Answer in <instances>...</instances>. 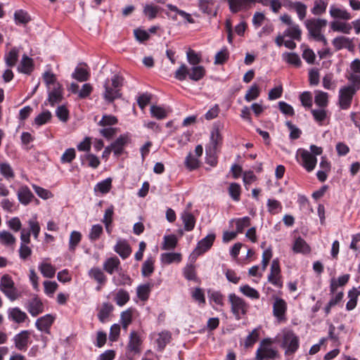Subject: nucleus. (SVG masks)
Here are the masks:
<instances>
[{
	"label": "nucleus",
	"mask_w": 360,
	"mask_h": 360,
	"mask_svg": "<svg viewBox=\"0 0 360 360\" xmlns=\"http://www.w3.org/2000/svg\"><path fill=\"white\" fill-rule=\"evenodd\" d=\"M8 319L17 324H21L28 319L27 314L19 307H11L7 310Z\"/></svg>",
	"instance_id": "nucleus-13"
},
{
	"label": "nucleus",
	"mask_w": 360,
	"mask_h": 360,
	"mask_svg": "<svg viewBox=\"0 0 360 360\" xmlns=\"http://www.w3.org/2000/svg\"><path fill=\"white\" fill-rule=\"evenodd\" d=\"M181 255L177 252H166L161 255V262L163 264H169L173 262H180Z\"/></svg>",
	"instance_id": "nucleus-32"
},
{
	"label": "nucleus",
	"mask_w": 360,
	"mask_h": 360,
	"mask_svg": "<svg viewBox=\"0 0 360 360\" xmlns=\"http://www.w3.org/2000/svg\"><path fill=\"white\" fill-rule=\"evenodd\" d=\"M103 233V229L101 225L100 224H94L91 226L89 233V239L91 242H94L98 240L101 236Z\"/></svg>",
	"instance_id": "nucleus-50"
},
{
	"label": "nucleus",
	"mask_w": 360,
	"mask_h": 360,
	"mask_svg": "<svg viewBox=\"0 0 360 360\" xmlns=\"http://www.w3.org/2000/svg\"><path fill=\"white\" fill-rule=\"evenodd\" d=\"M52 115L50 111L45 110L39 114L34 119V123L37 126H41L51 120Z\"/></svg>",
	"instance_id": "nucleus-59"
},
{
	"label": "nucleus",
	"mask_w": 360,
	"mask_h": 360,
	"mask_svg": "<svg viewBox=\"0 0 360 360\" xmlns=\"http://www.w3.org/2000/svg\"><path fill=\"white\" fill-rule=\"evenodd\" d=\"M150 113L153 117L158 120L164 119L167 115V111L163 108L154 105L150 107Z\"/></svg>",
	"instance_id": "nucleus-63"
},
{
	"label": "nucleus",
	"mask_w": 360,
	"mask_h": 360,
	"mask_svg": "<svg viewBox=\"0 0 360 360\" xmlns=\"http://www.w3.org/2000/svg\"><path fill=\"white\" fill-rule=\"evenodd\" d=\"M229 302L231 304V312L236 319L239 320L241 315H245L248 309V304L243 298L235 293L229 295Z\"/></svg>",
	"instance_id": "nucleus-6"
},
{
	"label": "nucleus",
	"mask_w": 360,
	"mask_h": 360,
	"mask_svg": "<svg viewBox=\"0 0 360 360\" xmlns=\"http://www.w3.org/2000/svg\"><path fill=\"white\" fill-rule=\"evenodd\" d=\"M171 340V333L168 331H162L158 334L157 339L158 347L160 351L165 349Z\"/></svg>",
	"instance_id": "nucleus-37"
},
{
	"label": "nucleus",
	"mask_w": 360,
	"mask_h": 360,
	"mask_svg": "<svg viewBox=\"0 0 360 360\" xmlns=\"http://www.w3.org/2000/svg\"><path fill=\"white\" fill-rule=\"evenodd\" d=\"M287 311L286 302L280 297H276L273 304V314L278 321L285 320V314Z\"/></svg>",
	"instance_id": "nucleus-14"
},
{
	"label": "nucleus",
	"mask_w": 360,
	"mask_h": 360,
	"mask_svg": "<svg viewBox=\"0 0 360 360\" xmlns=\"http://www.w3.org/2000/svg\"><path fill=\"white\" fill-rule=\"evenodd\" d=\"M39 270L43 276L46 278H53L56 274V269L50 263H41L39 266Z\"/></svg>",
	"instance_id": "nucleus-33"
},
{
	"label": "nucleus",
	"mask_w": 360,
	"mask_h": 360,
	"mask_svg": "<svg viewBox=\"0 0 360 360\" xmlns=\"http://www.w3.org/2000/svg\"><path fill=\"white\" fill-rule=\"evenodd\" d=\"M154 259L150 257L143 263L141 268V274L144 277L150 276L154 271Z\"/></svg>",
	"instance_id": "nucleus-36"
},
{
	"label": "nucleus",
	"mask_w": 360,
	"mask_h": 360,
	"mask_svg": "<svg viewBox=\"0 0 360 360\" xmlns=\"http://www.w3.org/2000/svg\"><path fill=\"white\" fill-rule=\"evenodd\" d=\"M19 57V49L16 47L12 48L9 52L5 54L4 60L8 68H13L16 65Z\"/></svg>",
	"instance_id": "nucleus-26"
},
{
	"label": "nucleus",
	"mask_w": 360,
	"mask_h": 360,
	"mask_svg": "<svg viewBox=\"0 0 360 360\" xmlns=\"http://www.w3.org/2000/svg\"><path fill=\"white\" fill-rule=\"evenodd\" d=\"M123 86V78L115 75L110 79H107L103 84L104 91L103 97L108 103H112L115 100L122 97L121 88Z\"/></svg>",
	"instance_id": "nucleus-1"
},
{
	"label": "nucleus",
	"mask_w": 360,
	"mask_h": 360,
	"mask_svg": "<svg viewBox=\"0 0 360 360\" xmlns=\"http://www.w3.org/2000/svg\"><path fill=\"white\" fill-rule=\"evenodd\" d=\"M304 25L309 35L316 41H321L324 46L328 45L326 37L321 34L322 28L327 25V20L320 18H311L305 20Z\"/></svg>",
	"instance_id": "nucleus-4"
},
{
	"label": "nucleus",
	"mask_w": 360,
	"mask_h": 360,
	"mask_svg": "<svg viewBox=\"0 0 360 360\" xmlns=\"http://www.w3.org/2000/svg\"><path fill=\"white\" fill-rule=\"evenodd\" d=\"M162 243V249L164 250H173L176 248L177 244V238L175 235L171 234L164 237Z\"/></svg>",
	"instance_id": "nucleus-54"
},
{
	"label": "nucleus",
	"mask_w": 360,
	"mask_h": 360,
	"mask_svg": "<svg viewBox=\"0 0 360 360\" xmlns=\"http://www.w3.org/2000/svg\"><path fill=\"white\" fill-rule=\"evenodd\" d=\"M328 1L324 0H314V6L311 9L312 14L321 15L323 14L327 8Z\"/></svg>",
	"instance_id": "nucleus-34"
},
{
	"label": "nucleus",
	"mask_w": 360,
	"mask_h": 360,
	"mask_svg": "<svg viewBox=\"0 0 360 360\" xmlns=\"http://www.w3.org/2000/svg\"><path fill=\"white\" fill-rule=\"evenodd\" d=\"M183 274L188 281H197L198 280L195 267L193 264H187L183 269Z\"/></svg>",
	"instance_id": "nucleus-52"
},
{
	"label": "nucleus",
	"mask_w": 360,
	"mask_h": 360,
	"mask_svg": "<svg viewBox=\"0 0 360 360\" xmlns=\"http://www.w3.org/2000/svg\"><path fill=\"white\" fill-rule=\"evenodd\" d=\"M141 340L139 335L137 334L136 331H131L129 335V342L128 344V347L130 351L134 352L135 353H138L140 352V345Z\"/></svg>",
	"instance_id": "nucleus-27"
},
{
	"label": "nucleus",
	"mask_w": 360,
	"mask_h": 360,
	"mask_svg": "<svg viewBox=\"0 0 360 360\" xmlns=\"http://www.w3.org/2000/svg\"><path fill=\"white\" fill-rule=\"evenodd\" d=\"M292 250L295 253L308 254L311 252V248L303 238L298 237L295 240Z\"/></svg>",
	"instance_id": "nucleus-24"
},
{
	"label": "nucleus",
	"mask_w": 360,
	"mask_h": 360,
	"mask_svg": "<svg viewBox=\"0 0 360 360\" xmlns=\"http://www.w3.org/2000/svg\"><path fill=\"white\" fill-rule=\"evenodd\" d=\"M25 308L32 316H37L44 311V304L41 300L36 296L27 302Z\"/></svg>",
	"instance_id": "nucleus-15"
},
{
	"label": "nucleus",
	"mask_w": 360,
	"mask_h": 360,
	"mask_svg": "<svg viewBox=\"0 0 360 360\" xmlns=\"http://www.w3.org/2000/svg\"><path fill=\"white\" fill-rule=\"evenodd\" d=\"M20 240L19 256L21 259L26 260L32 252L31 248L28 245L30 243V231L22 229L20 233Z\"/></svg>",
	"instance_id": "nucleus-9"
},
{
	"label": "nucleus",
	"mask_w": 360,
	"mask_h": 360,
	"mask_svg": "<svg viewBox=\"0 0 360 360\" xmlns=\"http://www.w3.org/2000/svg\"><path fill=\"white\" fill-rule=\"evenodd\" d=\"M330 27L335 32H341L345 34H349L352 30L349 24L343 22H333Z\"/></svg>",
	"instance_id": "nucleus-46"
},
{
	"label": "nucleus",
	"mask_w": 360,
	"mask_h": 360,
	"mask_svg": "<svg viewBox=\"0 0 360 360\" xmlns=\"http://www.w3.org/2000/svg\"><path fill=\"white\" fill-rule=\"evenodd\" d=\"M72 77L79 82H85L88 80L89 75L85 69L82 68H76L75 72L72 75Z\"/></svg>",
	"instance_id": "nucleus-60"
},
{
	"label": "nucleus",
	"mask_w": 360,
	"mask_h": 360,
	"mask_svg": "<svg viewBox=\"0 0 360 360\" xmlns=\"http://www.w3.org/2000/svg\"><path fill=\"white\" fill-rule=\"evenodd\" d=\"M63 98V91L59 84H57V86H53L52 91L49 93L47 100L44 104L46 105L49 103L52 107L56 104L59 103Z\"/></svg>",
	"instance_id": "nucleus-20"
},
{
	"label": "nucleus",
	"mask_w": 360,
	"mask_h": 360,
	"mask_svg": "<svg viewBox=\"0 0 360 360\" xmlns=\"http://www.w3.org/2000/svg\"><path fill=\"white\" fill-rule=\"evenodd\" d=\"M89 276L95 280L98 283L103 285L106 281V276L103 271L98 267H93L89 271Z\"/></svg>",
	"instance_id": "nucleus-30"
},
{
	"label": "nucleus",
	"mask_w": 360,
	"mask_h": 360,
	"mask_svg": "<svg viewBox=\"0 0 360 360\" xmlns=\"http://www.w3.org/2000/svg\"><path fill=\"white\" fill-rule=\"evenodd\" d=\"M248 4H250L246 0H231L229 2V8L232 13H237L243 9H248Z\"/></svg>",
	"instance_id": "nucleus-40"
},
{
	"label": "nucleus",
	"mask_w": 360,
	"mask_h": 360,
	"mask_svg": "<svg viewBox=\"0 0 360 360\" xmlns=\"http://www.w3.org/2000/svg\"><path fill=\"white\" fill-rule=\"evenodd\" d=\"M349 278V274H344L339 276L337 279L332 278L330 281V294H335L338 287L345 285L348 283Z\"/></svg>",
	"instance_id": "nucleus-23"
},
{
	"label": "nucleus",
	"mask_w": 360,
	"mask_h": 360,
	"mask_svg": "<svg viewBox=\"0 0 360 360\" xmlns=\"http://www.w3.org/2000/svg\"><path fill=\"white\" fill-rule=\"evenodd\" d=\"M229 193L235 201L240 200V186L237 183H231L229 188Z\"/></svg>",
	"instance_id": "nucleus-62"
},
{
	"label": "nucleus",
	"mask_w": 360,
	"mask_h": 360,
	"mask_svg": "<svg viewBox=\"0 0 360 360\" xmlns=\"http://www.w3.org/2000/svg\"><path fill=\"white\" fill-rule=\"evenodd\" d=\"M259 329L260 327L255 328L247 336L245 340V347H252L258 340L259 336Z\"/></svg>",
	"instance_id": "nucleus-58"
},
{
	"label": "nucleus",
	"mask_w": 360,
	"mask_h": 360,
	"mask_svg": "<svg viewBox=\"0 0 360 360\" xmlns=\"http://www.w3.org/2000/svg\"><path fill=\"white\" fill-rule=\"evenodd\" d=\"M184 229L186 231H192L195 225V219L193 214L188 212H184L181 214Z\"/></svg>",
	"instance_id": "nucleus-29"
},
{
	"label": "nucleus",
	"mask_w": 360,
	"mask_h": 360,
	"mask_svg": "<svg viewBox=\"0 0 360 360\" xmlns=\"http://www.w3.org/2000/svg\"><path fill=\"white\" fill-rule=\"evenodd\" d=\"M113 309L114 307L112 304L109 302H103L98 313V320L101 323L106 322Z\"/></svg>",
	"instance_id": "nucleus-25"
},
{
	"label": "nucleus",
	"mask_w": 360,
	"mask_h": 360,
	"mask_svg": "<svg viewBox=\"0 0 360 360\" xmlns=\"http://www.w3.org/2000/svg\"><path fill=\"white\" fill-rule=\"evenodd\" d=\"M222 137L218 128H214L210 134V144L206 146L205 153L208 154H215L219 145L221 143Z\"/></svg>",
	"instance_id": "nucleus-16"
},
{
	"label": "nucleus",
	"mask_w": 360,
	"mask_h": 360,
	"mask_svg": "<svg viewBox=\"0 0 360 360\" xmlns=\"http://www.w3.org/2000/svg\"><path fill=\"white\" fill-rule=\"evenodd\" d=\"M206 70L202 65L193 66L189 69L185 64H181L175 71L174 77L179 81H184L188 77L191 80L198 82L205 75Z\"/></svg>",
	"instance_id": "nucleus-3"
},
{
	"label": "nucleus",
	"mask_w": 360,
	"mask_h": 360,
	"mask_svg": "<svg viewBox=\"0 0 360 360\" xmlns=\"http://www.w3.org/2000/svg\"><path fill=\"white\" fill-rule=\"evenodd\" d=\"M18 70L25 74H30L33 70L32 59L26 55H23L18 67Z\"/></svg>",
	"instance_id": "nucleus-28"
},
{
	"label": "nucleus",
	"mask_w": 360,
	"mask_h": 360,
	"mask_svg": "<svg viewBox=\"0 0 360 360\" xmlns=\"http://www.w3.org/2000/svg\"><path fill=\"white\" fill-rule=\"evenodd\" d=\"M229 58V52L226 47H224L216 53L214 57V64L222 65L228 60Z\"/></svg>",
	"instance_id": "nucleus-51"
},
{
	"label": "nucleus",
	"mask_w": 360,
	"mask_h": 360,
	"mask_svg": "<svg viewBox=\"0 0 360 360\" xmlns=\"http://www.w3.org/2000/svg\"><path fill=\"white\" fill-rule=\"evenodd\" d=\"M15 238L8 231H3L0 232V243L4 245H11L15 243Z\"/></svg>",
	"instance_id": "nucleus-56"
},
{
	"label": "nucleus",
	"mask_w": 360,
	"mask_h": 360,
	"mask_svg": "<svg viewBox=\"0 0 360 360\" xmlns=\"http://www.w3.org/2000/svg\"><path fill=\"white\" fill-rule=\"evenodd\" d=\"M350 40L345 37H338L333 39V44L336 50H340L347 47L350 44Z\"/></svg>",
	"instance_id": "nucleus-61"
},
{
	"label": "nucleus",
	"mask_w": 360,
	"mask_h": 360,
	"mask_svg": "<svg viewBox=\"0 0 360 360\" xmlns=\"http://www.w3.org/2000/svg\"><path fill=\"white\" fill-rule=\"evenodd\" d=\"M112 186V180L110 178L105 179L98 183L94 187L95 192H99L102 194L107 193L110 191Z\"/></svg>",
	"instance_id": "nucleus-39"
},
{
	"label": "nucleus",
	"mask_w": 360,
	"mask_h": 360,
	"mask_svg": "<svg viewBox=\"0 0 360 360\" xmlns=\"http://www.w3.org/2000/svg\"><path fill=\"white\" fill-rule=\"evenodd\" d=\"M152 286V284L146 283L137 288V296L141 300L146 301L148 299Z\"/></svg>",
	"instance_id": "nucleus-41"
},
{
	"label": "nucleus",
	"mask_w": 360,
	"mask_h": 360,
	"mask_svg": "<svg viewBox=\"0 0 360 360\" xmlns=\"http://www.w3.org/2000/svg\"><path fill=\"white\" fill-rule=\"evenodd\" d=\"M239 290L244 295H245L246 297H250L251 299H256V300H257V299L259 298V292L256 289L250 287L248 285H241L239 288Z\"/></svg>",
	"instance_id": "nucleus-49"
},
{
	"label": "nucleus",
	"mask_w": 360,
	"mask_h": 360,
	"mask_svg": "<svg viewBox=\"0 0 360 360\" xmlns=\"http://www.w3.org/2000/svg\"><path fill=\"white\" fill-rule=\"evenodd\" d=\"M82 240V233L77 231H73L70 233L69 239V250L75 252L77 246Z\"/></svg>",
	"instance_id": "nucleus-35"
},
{
	"label": "nucleus",
	"mask_w": 360,
	"mask_h": 360,
	"mask_svg": "<svg viewBox=\"0 0 360 360\" xmlns=\"http://www.w3.org/2000/svg\"><path fill=\"white\" fill-rule=\"evenodd\" d=\"M296 158L300 165L309 172L314 170L316 165L317 158L305 149H299L297 152Z\"/></svg>",
	"instance_id": "nucleus-7"
},
{
	"label": "nucleus",
	"mask_w": 360,
	"mask_h": 360,
	"mask_svg": "<svg viewBox=\"0 0 360 360\" xmlns=\"http://www.w3.org/2000/svg\"><path fill=\"white\" fill-rule=\"evenodd\" d=\"M54 318L51 314H46L37 319L35 322L36 328L46 334H50V328L53 324Z\"/></svg>",
	"instance_id": "nucleus-18"
},
{
	"label": "nucleus",
	"mask_w": 360,
	"mask_h": 360,
	"mask_svg": "<svg viewBox=\"0 0 360 360\" xmlns=\"http://www.w3.org/2000/svg\"><path fill=\"white\" fill-rule=\"evenodd\" d=\"M114 300L118 306L122 307L129 300V294L125 290L120 289L116 292Z\"/></svg>",
	"instance_id": "nucleus-44"
},
{
	"label": "nucleus",
	"mask_w": 360,
	"mask_h": 360,
	"mask_svg": "<svg viewBox=\"0 0 360 360\" xmlns=\"http://www.w3.org/2000/svg\"><path fill=\"white\" fill-rule=\"evenodd\" d=\"M129 141L130 139L127 134L120 135L110 145L114 155L117 157L121 155L124 151V147L129 143Z\"/></svg>",
	"instance_id": "nucleus-17"
},
{
	"label": "nucleus",
	"mask_w": 360,
	"mask_h": 360,
	"mask_svg": "<svg viewBox=\"0 0 360 360\" xmlns=\"http://www.w3.org/2000/svg\"><path fill=\"white\" fill-rule=\"evenodd\" d=\"M260 94V90L259 86L254 84L248 90L247 93L245 95V99L248 102H250L253 100H255L258 98Z\"/></svg>",
	"instance_id": "nucleus-57"
},
{
	"label": "nucleus",
	"mask_w": 360,
	"mask_h": 360,
	"mask_svg": "<svg viewBox=\"0 0 360 360\" xmlns=\"http://www.w3.org/2000/svg\"><path fill=\"white\" fill-rule=\"evenodd\" d=\"M32 332L28 330H22L13 338L15 347L20 351H25L27 348Z\"/></svg>",
	"instance_id": "nucleus-12"
},
{
	"label": "nucleus",
	"mask_w": 360,
	"mask_h": 360,
	"mask_svg": "<svg viewBox=\"0 0 360 360\" xmlns=\"http://www.w3.org/2000/svg\"><path fill=\"white\" fill-rule=\"evenodd\" d=\"M0 290L12 302L18 300L22 295L21 292L15 286V283L12 284V287H6Z\"/></svg>",
	"instance_id": "nucleus-31"
},
{
	"label": "nucleus",
	"mask_w": 360,
	"mask_h": 360,
	"mask_svg": "<svg viewBox=\"0 0 360 360\" xmlns=\"http://www.w3.org/2000/svg\"><path fill=\"white\" fill-rule=\"evenodd\" d=\"M161 11L160 7L152 4H146L143 8V13L149 20L156 18L157 14Z\"/></svg>",
	"instance_id": "nucleus-55"
},
{
	"label": "nucleus",
	"mask_w": 360,
	"mask_h": 360,
	"mask_svg": "<svg viewBox=\"0 0 360 360\" xmlns=\"http://www.w3.org/2000/svg\"><path fill=\"white\" fill-rule=\"evenodd\" d=\"M356 92L352 88L342 86L338 93V105L340 109L347 110L351 107L352 99Z\"/></svg>",
	"instance_id": "nucleus-8"
},
{
	"label": "nucleus",
	"mask_w": 360,
	"mask_h": 360,
	"mask_svg": "<svg viewBox=\"0 0 360 360\" xmlns=\"http://www.w3.org/2000/svg\"><path fill=\"white\" fill-rule=\"evenodd\" d=\"M330 14L334 18L343 20H349L351 18V15L346 10L340 9L333 6L330 7Z\"/></svg>",
	"instance_id": "nucleus-45"
},
{
	"label": "nucleus",
	"mask_w": 360,
	"mask_h": 360,
	"mask_svg": "<svg viewBox=\"0 0 360 360\" xmlns=\"http://www.w3.org/2000/svg\"><path fill=\"white\" fill-rule=\"evenodd\" d=\"M346 78L350 82V85H347L354 89V91L360 90V74L347 75Z\"/></svg>",
	"instance_id": "nucleus-64"
},
{
	"label": "nucleus",
	"mask_w": 360,
	"mask_h": 360,
	"mask_svg": "<svg viewBox=\"0 0 360 360\" xmlns=\"http://www.w3.org/2000/svg\"><path fill=\"white\" fill-rule=\"evenodd\" d=\"M112 281L116 285H130L131 283L130 277L122 271L118 272L112 278Z\"/></svg>",
	"instance_id": "nucleus-53"
},
{
	"label": "nucleus",
	"mask_w": 360,
	"mask_h": 360,
	"mask_svg": "<svg viewBox=\"0 0 360 360\" xmlns=\"http://www.w3.org/2000/svg\"><path fill=\"white\" fill-rule=\"evenodd\" d=\"M274 340L270 338L263 339L257 348L255 354L256 360L275 359L278 357V352L271 345Z\"/></svg>",
	"instance_id": "nucleus-5"
},
{
	"label": "nucleus",
	"mask_w": 360,
	"mask_h": 360,
	"mask_svg": "<svg viewBox=\"0 0 360 360\" xmlns=\"http://www.w3.org/2000/svg\"><path fill=\"white\" fill-rule=\"evenodd\" d=\"M315 94H316L315 98H314L315 103L321 108L327 106L328 103V93L323 92L321 91H316Z\"/></svg>",
	"instance_id": "nucleus-48"
},
{
	"label": "nucleus",
	"mask_w": 360,
	"mask_h": 360,
	"mask_svg": "<svg viewBox=\"0 0 360 360\" xmlns=\"http://www.w3.org/2000/svg\"><path fill=\"white\" fill-rule=\"evenodd\" d=\"M28 226H29V230H27V231H30V236L31 233L33 235L35 240H38L39 233H40V226L39 222L37 220V218H32L29 219L27 221Z\"/></svg>",
	"instance_id": "nucleus-42"
},
{
	"label": "nucleus",
	"mask_w": 360,
	"mask_h": 360,
	"mask_svg": "<svg viewBox=\"0 0 360 360\" xmlns=\"http://www.w3.org/2000/svg\"><path fill=\"white\" fill-rule=\"evenodd\" d=\"M216 236L214 233H210L204 238L201 239L197 244L193 254L199 256L209 250L213 245Z\"/></svg>",
	"instance_id": "nucleus-11"
},
{
	"label": "nucleus",
	"mask_w": 360,
	"mask_h": 360,
	"mask_svg": "<svg viewBox=\"0 0 360 360\" xmlns=\"http://www.w3.org/2000/svg\"><path fill=\"white\" fill-rule=\"evenodd\" d=\"M268 281L277 288H282L280 263L278 259L272 261L270 269V274L268 275Z\"/></svg>",
	"instance_id": "nucleus-10"
},
{
	"label": "nucleus",
	"mask_w": 360,
	"mask_h": 360,
	"mask_svg": "<svg viewBox=\"0 0 360 360\" xmlns=\"http://www.w3.org/2000/svg\"><path fill=\"white\" fill-rule=\"evenodd\" d=\"M114 250L122 259L127 258L131 253V248L126 240L119 239L114 247Z\"/></svg>",
	"instance_id": "nucleus-19"
},
{
	"label": "nucleus",
	"mask_w": 360,
	"mask_h": 360,
	"mask_svg": "<svg viewBox=\"0 0 360 360\" xmlns=\"http://www.w3.org/2000/svg\"><path fill=\"white\" fill-rule=\"evenodd\" d=\"M279 342L287 357L293 356L300 347V338L292 330H283Z\"/></svg>",
	"instance_id": "nucleus-2"
},
{
	"label": "nucleus",
	"mask_w": 360,
	"mask_h": 360,
	"mask_svg": "<svg viewBox=\"0 0 360 360\" xmlns=\"http://www.w3.org/2000/svg\"><path fill=\"white\" fill-rule=\"evenodd\" d=\"M283 34L285 37H290L293 39L300 41L301 39L302 31L298 25H292L285 30Z\"/></svg>",
	"instance_id": "nucleus-38"
},
{
	"label": "nucleus",
	"mask_w": 360,
	"mask_h": 360,
	"mask_svg": "<svg viewBox=\"0 0 360 360\" xmlns=\"http://www.w3.org/2000/svg\"><path fill=\"white\" fill-rule=\"evenodd\" d=\"M282 58L283 60L289 64L293 65L296 67H300L301 65V60L299 56L295 53H284L282 55Z\"/></svg>",
	"instance_id": "nucleus-47"
},
{
	"label": "nucleus",
	"mask_w": 360,
	"mask_h": 360,
	"mask_svg": "<svg viewBox=\"0 0 360 360\" xmlns=\"http://www.w3.org/2000/svg\"><path fill=\"white\" fill-rule=\"evenodd\" d=\"M120 266V259L116 257H111L108 258L103 263V269L112 275L115 271H117Z\"/></svg>",
	"instance_id": "nucleus-22"
},
{
	"label": "nucleus",
	"mask_w": 360,
	"mask_h": 360,
	"mask_svg": "<svg viewBox=\"0 0 360 360\" xmlns=\"http://www.w3.org/2000/svg\"><path fill=\"white\" fill-rule=\"evenodd\" d=\"M14 19H15L16 24H22V25H26L31 20L30 16L27 13V12H26L22 9L17 10L14 13Z\"/></svg>",
	"instance_id": "nucleus-43"
},
{
	"label": "nucleus",
	"mask_w": 360,
	"mask_h": 360,
	"mask_svg": "<svg viewBox=\"0 0 360 360\" xmlns=\"http://www.w3.org/2000/svg\"><path fill=\"white\" fill-rule=\"evenodd\" d=\"M34 198L33 193L27 186H22L19 188L18 198L22 205H28Z\"/></svg>",
	"instance_id": "nucleus-21"
}]
</instances>
